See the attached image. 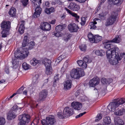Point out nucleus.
<instances>
[{
	"label": "nucleus",
	"mask_w": 125,
	"mask_h": 125,
	"mask_svg": "<svg viewBox=\"0 0 125 125\" xmlns=\"http://www.w3.org/2000/svg\"><path fill=\"white\" fill-rule=\"evenodd\" d=\"M111 51H108L107 52V56L109 62L112 65H116L121 59L117 51L114 53H111Z\"/></svg>",
	"instance_id": "f257e3e1"
},
{
	"label": "nucleus",
	"mask_w": 125,
	"mask_h": 125,
	"mask_svg": "<svg viewBox=\"0 0 125 125\" xmlns=\"http://www.w3.org/2000/svg\"><path fill=\"white\" fill-rule=\"evenodd\" d=\"M115 101L110 103L108 106L107 108L111 112L114 111L116 107L120 105L125 103V99L124 98H118L115 100Z\"/></svg>",
	"instance_id": "f03ea898"
},
{
	"label": "nucleus",
	"mask_w": 125,
	"mask_h": 125,
	"mask_svg": "<svg viewBox=\"0 0 125 125\" xmlns=\"http://www.w3.org/2000/svg\"><path fill=\"white\" fill-rule=\"evenodd\" d=\"M11 23L9 21H3L1 24V27L2 31L1 32L2 37H5L9 34V31L10 29Z\"/></svg>",
	"instance_id": "7ed1b4c3"
},
{
	"label": "nucleus",
	"mask_w": 125,
	"mask_h": 125,
	"mask_svg": "<svg viewBox=\"0 0 125 125\" xmlns=\"http://www.w3.org/2000/svg\"><path fill=\"white\" fill-rule=\"evenodd\" d=\"M29 52L28 50L23 52L21 53L19 50H17L14 53V59L12 58V62L13 65L16 64V60L17 59H23L25 57H27L28 55Z\"/></svg>",
	"instance_id": "20e7f679"
},
{
	"label": "nucleus",
	"mask_w": 125,
	"mask_h": 125,
	"mask_svg": "<svg viewBox=\"0 0 125 125\" xmlns=\"http://www.w3.org/2000/svg\"><path fill=\"white\" fill-rule=\"evenodd\" d=\"M85 75L83 70L80 68L73 69L71 72L70 75L72 78L78 79Z\"/></svg>",
	"instance_id": "39448f33"
},
{
	"label": "nucleus",
	"mask_w": 125,
	"mask_h": 125,
	"mask_svg": "<svg viewBox=\"0 0 125 125\" xmlns=\"http://www.w3.org/2000/svg\"><path fill=\"white\" fill-rule=\"evenodd\" d=\"M74 110L73 108L68 107H66L63 110V112L58 113L57 115L60 119H63L65 117L69 116L74 114Z\"/></svg>",
	"instance_id": "423d86ee"
},
{
	"label": "nucleus",
	"mask_w": 125,
	"mask_h": 125,
	"mask_svg": "<svg viewBox=\"0 0 125 125\" xmlns=\"http://www.w3.org/2000/svg\"><path fill=\"white\" fill-rule=\"evenodd\" d=\"M112 41L110 40H105L103 42V44L104 45V48L106 49H110L106 51V54L107 55V52L108 51H111V53H114L116 52L117 51L118 49V48L116 46H114L113 45L109 43H112Z\"/></svg>",
	"instance_id": "0eeeda50"
},
{
	"label": "nucleus",
	"mask_w": 125,
	"mask_h": 125,
	"mask_svg": "<svg viewBox=\"0 0 125 125\" xmlns=\"http://www.w3.org/2000/svg\"><path fill=\"white\" fill-rule=\"evenodd\" d=\"M118 15L117 11L112 12L111 15L107 20L105 24V26H108L113 24L115 22Z\"/></svg>",
	"instance_id": "6e6552de"
},
{
	"label": "nucleus",
	"mask_w": 125,
	"mask_h": 125,
	"mask_svg": "<svg viewBox=\"0 0 125 125\" xmlns=\"http://www.w3.org/2000/svg\"><path fill=\"white\" fill-rule=\"evenodd\" d=\"M41 122L43 125H53L56 122L54 116L51 115L47 117L46 120H42Z\"/></svg>",
	"instance_id": "1a4fd4ad"
},
{
	"label": "nucleus",
	"mask_w": 125,
	"mask_h": 125,
	"mask_svg": "<svg viewBox=\"0 0 125 125\" xmlns=\"http://www.w3.org/2000/svg\"><path fill=\"white\" fill-rule=\"evenodd\" d=\"M30 116L28 114H23L20 115L19 119L20 121L29 123L30 121Z\"/></svg>",
	"instance_id": "9d476101"
},
{
	"label": "nucleus",
	"mask_w": 125,
	"mask_h": 125,
	"mask_svg": "<svg viewBox=\"0 0 125 125\" xmlns=\"http://www.w3.org/2000/svg\"><path fill=\"white\" fill-rule=\"evenodd\" d=\"M48 95L47 91L46 89L42 90L39 93V99L40 100H44Z\"/></svg>",
	"instance_id": "9b49d317"
},
{
	"label": "nucleus",
	"mask_w": 125,
	"mask_h": 125,
	"mask_svg": "<svg viewBox=\"0 0 125 125\" xmlns=\"http://www.w3.org/2000/svg\"><path fill=\"white\" fill-rule=\"evenodd\" d=\"M68 28L69 30L72 32H77L79 29L78 26L75 23H71L69 24Z\"/></svg>",
	"instance_id": "f8f14e48"
},
{
	"label": "nucleus",
	"mask_w": 125,
	"mask_h": 125,
	"mask_svg": "<svg viewBox=\"0 0 125 125\" xmlns=\"http://www.w3.org/2000/svg\"><path fill=\"white\" fill-rule=\"evenodd\" d=\"M99 81L100 79L98 78H94L89 81V85L91 87H94L98 84Z\"/></svg>",
	"instance_id": "ddd939ff"
},
{
	"label": "nucleus",
	"mask_w": 125,
	"mask_h": 125,
	"mask_svg": "<svg viewBox=\"0 0 125 125\" xmlns=\"http://www.w3.org/2000/svg\"><path fill=\"white\" fill-rule=\"evenodd\" d=\"M41 28L42 30L45 31H49L51 28L50 25L46 22L42 23L41 26Z\"/></svg>",
	"instance_id": "4468645a"
},
{
	"label": "nucleus",
	"mask_w": 125,
	"mask_h": 125,
	"mask_svg": "<svg viewBox=\"0 0 125 125\" xmlns=\"http://www.w3.org/2000/svg\"><path fill=\"white\" fill-rule=\"evenodd\" d=\"M72 107L75 110H79L82 107L81 103L79 102H73L71 104Z\"/></svg>",
	"instance_id": "2eb2a0df"
},
{
	"label": "nucleus",
	"mask_w": 125,
	"mask_h": 125,
	"mask_svg": "<svg viewBox=\"0 0 125 125\" xmlns=\"http://www.w3.org/2000/svg\"><path fill=\"white\" fill-rule=\"evenodd\" d=\"M68 8L73 11H75L79 10L80 9V7L79 5L75 3H71L68 6Z\"/></svg>",
	"instance_id": "dca6fc26"
},
{
	"label": "nucleus",
	"mask_w": 125,
	"mask_h": 125,
	"mask_svg": "<svg viewBox=\"0 0 125 125\" xmlns=\"http://www.w3.org/2000/svg\"><path fill=\"white\" fill-rule=\"evenodd\" d=\"M35 8V11L33 15V17L34 18H36L39 16L42 11V9L40 6L36 7Z\"/></svg>",
	"instance_id": "f3484780"
},
{
	"label": "nucleus",
	"mask_w": 125,
	"mask_h": 125,
	"mask_svg": "<svg viewBox=\"0 0 125 125\" xmlns=\"http://www.w3.org/2000/svg\"><path fill=\"white\" fill-rule=\"evenodd\" d=\"M72 85V81L68 79L64 82V88L65 89H68L70 88Z\"/></svg>",
	"instance_id": "a211bd4d"
},
{
	"label": "nucleus",
	"mask_w": 125,
	"mask_h": 125,
	"mask_svg": "<svg viewBox=\"0 0 125 125\" xmlns=\"http://www.w3.org/2000/svg\"><path fill=\"white\" fill-rule=\"evenodd\" d=\"M65 10L67 11L69 14H71L75 18V19L76 21L78 22V19L79 18V16L77 15V14L72 12L69 10L67 8H65Z\"/></svg>",
	"instance_id": "6ab92c4d"
},
{
	"label": "nucleus",
	"mask_w": 125,
	"mask_h": 125,
	"mask_svg": "<svg viewBox=\"0 0 125 125\" xmlns=\"http://www.w3.org/2000/svg\"><path fill=\"white\" fill-rule=\"evenodd\" d=\"M15 112L10 111L8 114L7 118L8 120H10L14 118L16 116Z\"/></svg>",
	"instance_id": "aec40b11"
},
{
	"label": "nucleus",
	"mask_w": 125,
	"mask_h": 125,
	"mask_svg": "<svg viewBox=\"0 0 125 125\" xmlns=\"http://www.w3.org/2000/svg\"><path fill=\"white\" fill-rule=\"evenodd\" d=\"M21 23L20 26L18 31L21 34H22L24 32L25 27L24 26L25 21H21Z\"/></svg>",
	"instance_id": "412c9836"
},
{
	"label": "nucleus",
	"mask_w": 125,
	"mask_h": 125,
	"mask_svg": "<svg viewBox=\"0 0 125 125\" xmlns=\"http://www.w3.org/2000/svg\"><path fill=\"white\" fill-rule=\"evenodd\" d=\"M125 113V109L122 108L119 110H116L114 112V114L116 116H121L124 114Z\"/></svg>",
	"instance_id": "4be33fe9"
},
{
	"label": "nucleus",
	"mask_w": 125,
	"mask_h": 125,
	"mask_svg": "<svg viewBox=\"0 0 125 125\" xmlns=\"http://www.w3.org/2000/svg\"><path fill=\"white\" fill-rule=\"evenodd\" d=\"M8 13L10 16L14 17L16 16V10L15 8L13 7L11 8L9 11Z\"/></svg>",
	"instance_id": "5701e85b"
},
{
	"label": "nucleus",
	"mask_w": 125,
	"mask_h": 125,
	"mask_svg": "<svg viewBox=\"0 0 125 125\" xmlns=\"http://www.w3.org/2000/svg\"><path fill=\"white\" fill-rule=\"evenodd\" d=\"M77 63L80 66H81L83 69H85L87 67L86 63L84 62L82 60L78 61H77Z\"/></svg>",
	"instance_id": "b1692460"
},
{
	"label": "nucleus",
	"mask_w": 125,
	"mask_h": 125,
	"mask_svg": "<svg viewBox=\"0 0 125 125\" xmlns=\"http://www.w3.org/2000/svg\"><path fill=\"white\" fill-rule=\"evenodd\" d=\"M39 0V1L37 0L32 2V7H34V8H35L36 7L40 6V5L42 3V0Z\"/></svg>",
	"instance_id": "393cba45"
},
{
	"label": "nucleus",
	"mask_w": 125,
	"mask_h": 125,
	"mask_svg": "<svg viewBox=\"0 0 125 125\" xmlns=\"http://www.w3.org/2000/svg\"><path fill=\"white\" fill-rule=\"evenodd\" d=\"M108 1L111 4L114 5H120L122 3L120 0H108Z\"/></svg>",
	"instance_id": "a878e982"
},
{
	"label": "nucleus",
	"mask_w": 125,
	"mask_h": 125,
	"mask_svg": "<svg viewBox=\"0 0 125 125\" xmlns=\"http://www.w3.org/2000/svg\"><path fill=\"white\" fill-rule=\"evenodd\" d=\"M66 27V25L64 24L62 25H59L56 26L55 30L59 32L61 31L62 30L64 29Z\"/></svg>",
	"instance_id": "bb28decb"
},
{
	"label": "nucleus",
	"mask_w": 125,
	"mask_h": 125,
	"mask_svg": "<svg viewBox=\"0 0 125 125\" xmlns=\"http://www.w3.org/2000/svg\"><path fill=\"white\" fill-rule=\"evenodd\" d=\"M22 108H19L17 106V105H14L11 108L10 111L15 112V113L16 112H17V111L19 112L21 110V109Z\"/></svg>",
	"instance_id": "cd10ccee"
},
{
	"label": "nucleus",
	"mask_w": 125,
	"mask_h": 125,
	"mask_svg": "<svg viewBox=\"0 0 125 125\" xmlns=\"http://www.w3.org/2000/svg\"><path fill=\"white\" fill-rule=\"evenodd\" d=\"M112 81L111 79H106L104 78H103L101 79L102 83L104 84H109Z\"/></svg>",
	"instance_id": "c85d7f7f"
},
{
	"label": "nucleus",
	"mask_w": 125,
	"mask_h": 125,
	"mask_svg": "<svg viewBox=\"0 0 125 125\" xmlns=\"http://www.w3.org/2000/svg\"><path fill=\"white\" fill-rule=\"evenodd\" d=\"M102 39V36L98 35H96L94 36V42L96 43H98L99 41H101Z\"/></svg>",
	"instance_id": "c756f323"
},
{
	"label": "nucleus",
	"mask_w": 125,
	"mask_h": 125,
	"mask_svg": "<svg viewBox=\"0 0 125 125\" xmlns=\"http://www.w3.org/2000/svg\"><path fill=\"white\" fill-rule=\"evenodd\" d=\"M35 45V43L34 42L31 41L29 42L28 44V50H31L34 48Z\"/></svg>",
	"instance_id": "7c9ffc66"
},
{
	"label": "nucleus",
	"mask_w": 125,
	"mask_h": 125,
	"mask_svg": "<svg viewBox=\"0 0 125 125\" xmlns=\"http://www.w3.org/2000/svg\"><path fill=\"white\" fill-rule=\"evenodd\" d=\"M94 53L97 55L103 56L105 54V52L103 50H101L100 51L97 50L95 51Z\"/></svg>",
	"instance_id": "2f4dec72"
},
{
	"label": "nucleus",
	"mask_w": 125,
	"mask_h": 125,
	"mask_svg": "<svg viewBox=\"0 0 125 125\" xmlns=\"http://www.w3.org/2000/svg\"><path fill=\"white\" fill-rule=\"evenodd\" d=\"M83 60L84 63H88L92 62V60L88 56L84 57L83 58Z\"/></svg>",
	"instance_id": "473e14b6"
},
{
	"label": "nucleus",
	"mask_w": 125,
	"mask_h": 125,
	"mask_svg": "<svg viewBox=\"0 0 125 125\" xmlns=\"http://www.w3.org/2000/svg\"><path fill=\"white\" fill-rule=\"evenodd\" d=\"M45 65L46 68L51 67V61L50 60L46 59L45 60Z\"/></svg>",
	"instance_id": "72a5a7b5"
},
{
	"label": "nucleus",
	"mask_w": 125,
	"mask_h": 125,
	"mask_svg": "<svg viewBox=\"0 0 125 125\" xmlns=\"http://www.w3.org/2000/svg\"><path fill=\"white\" fill-rule=\"evenodd\" d=\"M115 125H124V123L121 119H117L115 120Z\"/></svg>",
	"instance_id": "f704fd0d"
},
{
	"label": "nucleus",
	"mask_w": 125,
	"mask_h": 125,
	"mask_svg": "<svg viewBox=\"0 0 125 125\" xmlns=\"http://www.w3.org/2000/svg\"><path fill=\"white\" fill-rule=\"evenodd\" d=\"M40 61L36 60L34 58L33 59L30 61V63L31 65L33 66H35L37 64L39 63Z\"/></svg>",
	"instance_id": "c9c22d12"
},
{
	"label": "nucleus",
	"mask_w": 125,
	"mask_h": 125,
	"mask_svg": "<svg viewBox=\"0 0 125 125\" xmlns=\"http://www.w3.org/2000/svg\"><path fill=\"white\" fill-rule=\"evenodd\" d=\"M103 121L106 124H110L111 121L110 118L109 116H106L103 118Z\"/></svg>",
	"instance_id": "e433bc0d"
},
{
	"label": "nucleus",
	"mask_w": 125,
	"mask_h": 125,
	"mask_svg": "<svg viewBox=\"0 0 125 125\" xmlns=\"http://www.w3.org/2000/svg\"><path fill=\"white\" fill-rule=\"evenodd\" d=\"M71 34H66L64 36L62 39L66 42H67L71 38Z\"/></svg>",
	"instance_id": "4c0bfd02"
},
{
	"label": "nucleus",
	"mask_w": 125,
	"mask_h": 125,
	"mask_svg": "<svg viewBox=\"0 0 125 125\" xmlns=\"http://www.w3.org/2000/svg\"><path fill=\"white\" fill-rule=\"evenodd\" d=\"M112 41V42H114L115 43H119L121 41V39L119 37V36H116Z\"/></svg>",
	"instance_id": "58836bf2"
},
{
	"label": "nucleus",
	"mask_w": 125,
	"mask_h": 125,
	"mask_svg": "<svg viewBox=\"0 0 125 125\" xmlns=\"http://www.w3.org/2000/svg\"><path fill=\"white\" fill-rule=\"evenodd\" d=\"M46 73L47 75L51 74L52 72V69L51 67H46Z\"/></svg>",
	"instance_id": "ea45409f"
},
{
	"label": "nucleus",
	"mask_w": 125,
	"mask_h": 125,
	"mask_svg": "<svg viewBox=\"0 0 125 125\" xmlns=\"http://www.w3.org/2000/svg\"><path fill=\"white\" fill-rule=\"evenodd\" d=\"M88 37L91 42L92 43L94 42V36H93V34H88Z\"/></svg>",
	"instance_id": "a19ab883"
},
{
	"label": "nucleus",
	"mask_w": 125,
	"mask_h": 125,
	"mask_svg": "<svg viewBox=\"0 0 125 125\" xmlns=\"http://www.w3.org/2000/svg\"><path fill=\"white\" fill-rule=\"evenodd\" d=\"M102 118V115L100 113H99L95 118V121L98 122Z\"/></svg>",
	"instance_id": "79ce46f5"
},
{
	"label": "nucleus",
	"mask_w": 125,
	"mask_h": 125,
	"mask_svg": "<svg viewBox=\"0 0 125 125\" xmlns=\"http://www.w3.org/2000/svg\"><path fill=\"white\" fill-rule=\"evenodd\" d=\"M39 123V118H37L34 120L30 125H37Z\"/></svg>",
	"instance_id": "37998d69"
},
{
	"label": "nucleus",
	"mask_w": 125,
	"mask_h": 125,
	"mask_svg": "<svg viewBox=\"0 0 125 125\" xmlns=\"http://www.w3.org/2000/svg\"><path fill=\"white\" fill-rule=\"evenodd\" d=\"M23 68L25 70L28 69L30 68L29 65L26 62H24L22 65Z\"/></svg>",
	"instance_id": "c03bdc74"
},
{
	"label": "nucleus",
	"mask_w": 125,
	"mask_h": 125,
	"mask_svg": "<svg viewBox=\"0 0 125 125\" xmlns=\"http://www.w3.org/2000/svg\"><path fill=\"white\" fill-rule=\"evenodd\" d=\"M59 74H57L54 77V85H55L56 84V83L58 82L59 80Z\"/></svg>",
	"instance_id": "a18cd8bd"
},
{
	"label": "nucleus",
	"mask_w": 125,
	"mask_h": 125,
	"mask_svg": "<svg viewBox=\"0 0 125 125\" xmlns=\"http://www.w3.org/2000/svg\"><path fill=\"white\" fill-rule=\"evenodd\" d=\"M87 17H82L81 18V24L82 25H84L85 24L86 20Z\"/></svg>",
	"instance_id": "49530a36"
},
{
	"label": "nucleus",
	"mask_w": 125,
	"mask_h": 125,
	"mask_svg": "<svg viewBox=\"0 0 125 125\" xmlns=\"http://www.w3.org/2000/svg\"><path fill=\"white\" fill-rule=\"evenodd\" d=\"M5 122L4 118L2 117H0V125H3Z\"/></svg>",
	"instance_id": "de8ad7c7"
},
{
	"label": "nucleus",
	"mask_w": 125,
	"mask_h": 125,
	"mask_svg": "<svg viewBox=\"0 0 125 125\" xmlns=\"http://www.w3.org/2000/svg\"><path fill=\"white\" fill-rule=\"evenodd\" d=\"M81 50L82 51H85L86 49V46L85 44L79 47Z\"/></svg>",
	"instance_id": "09e8293b"
},
{
	"label": "nucleus",
	"mask_w": 125,
	"mask_h": 125,
	"mask_svg": "<svg viewBox=\"0 0 125 125\" xmlns=\"http://www.w3.org/2000/svg\"><path fill=\"white\" fill-rule=\"evenodd\" d=\"M23 89L24 88L23 87H22L19 89L16 93H16V94H17L21 93L22 92Z\"/></svg>",
	"instance_id": "8fccbe9b"
},
{
	"label": "nucleus",
	"mask_w": 125,
	"mask_h": 125,
	"mask_svg": "<svg viewBox=\"0 0 125 125\" xmlns=\"http://www.w3.org/2000/svg\"><path fill=\"white\" fill-rule=\"evenodd\" d=\"M91 26L90 29H94L96 28V26L93 23V22H90L89 24Z\"/></svg>",
	"instance_id": "3c124183"
},
{
	"label": "nucleus",
	"mask_w": 125,
	"mask_h": 125,
	"mask_svg": "<svg viewBox=\"0 0 125 125\" xmlns=\"http://www.w3.org/2000/svg\"><path fill=\"white\" fill-rule=\"evenodd\" d=\"M28 0H22V2L23 6H26L28 4Z\"/></svg>",
	"instance_id": "603ef678"
},
{
	"label": "nucleus",
	"mask_w": 125,
	"mask_h": 125,
	"mask_svg": "<svg viewBox=\"0 0 125 125\" xmlns=\"http://www.w3.org/2000/svg\"><path fill=\"white\" fill-rule=\"evenodd\" d=\"M38 82V80L37 78L36 77H34L33 78L32 83H34L36 84Z\"/></svg>",
	"instance_id": "864d4df0"
},
{
	"label": "nucleus",
	"mask_w": 125,
	"mask_h": 125,
	"mask_svg": "<svg viewBox=\"0 0 125 125\" xmlns=\"http://www.w3.org/2000/svg\"><path fill=\"white\" fill-rule=\"evenodd\" d=\"M62 59L61 56L58 58L57 60L55 62L57 63H59L62 60Z\"/></svg>",
	"instance_id": "5fc2aeb1"
},
{
	"label": "nucleus",
	"mask_w": 125,
	"mask_h": 125,
	"mask_svg": "<svg viewBox=\"0 0 125 125\" xmlns=\"http://www.w3.org/2000/svg\"><path fill=\"white\" fill-rule=\"evenodd\" d=\"M16 95V93H14L12 95L10 96V97H8L6 98V100L7 101H9L10 100L11 98H12L15 95Z\"/></svg>",
	"instance_id": "6e6d98bb"
},
{
	"label": "nucleus",
	"mask_w": 125,
	"mask_h": 125,
	"mask_svg": "<svg viewBox=\"0 0 125 125\" xmlns=\"http://www.w3.org/2000/svg\"><path fill=\"white\" fill-rule=\"evenodd\" d=\"M44 11L45 13L48 14H51L49 8H46L44 10Z\"/></svg>",
	"instance_id": "4d7b16f0"
},
{
	"label": "nucleus",
	"mask_w": 125,
	"mask_h": 125,
	"mask_svg": "<svg viewBox=\"0 0 125 125\" xmlns=\"http://www.w3.org/2000/svg\"><path fill=\"white\" fill-rule=\"evenodd\" d=\"M86 113V112H84L83 113H80L79 115H77L76 116V117H75L76 118H79V117H80L82 116L83 115H84Z\"/></svg>",
	"instance_id": "13d9d810"
},
{
	"label": "nucleus",
	"mask_w": 125,
	"mask_h": 125,
	"mask_svg": "<svg viewBox=\"0 0 125 125\" xmlns=\"http://www.w3.org/2000/svg\"><path fill=\"white\" fill-rule=\"evenodd\" d=\"M53 34L57 37H59L61 36L60 33L59 32L53 33Z\"/></svg>",
	"instance_id": "bf43d9fd"
},
{
	"label": "nucleus",
	"mask_w": 125,
	"mask_h": 125,
	"mask_svg": "<svg viewBox=\"0 0 125 125\" xmlns=\"http://www.w3.org/2000/svg\"><path fill=\"white\" fill-rule=\"evenodd\" d=\"M35 103V102L34 101H31L30 103V105L31 106V108H34V107H35V105L34 104V103Z\"/></svg>",
	"instance_id": "052dcab7"
},
{
	"label": "nucleus",
	"mask_w": 125,
	"mask_h": 125,
	"mask_svg": "<svg viewBox=\"0 0 125 125\" xmlns=\"http://www.w3.org/2000/svg\"><path fill=\"white\" fill-rule=\"evenodd\" d=\"M28 123L25 122L20 121L18 123V125H26L27 123Z\"/></svg>",
	"instance_id": "680f3d73"
},
{
	"label": "nucleus",
	"mask_w": 125,
	"mask_h": 125,
	"mask_svg": "<svg viewBox=\"0 0 125 125\" xmlns=\"http://www.w3.org/2000/svg\"><path fill=\"white\" fill-rule=\"evenodd\" d=\"M23 41L27 42L29 41L28 38L27 36H24Z\"/></svg>",
	"instance_id": "e2e57ef3"
},
{
	"label": "nucleus",
	"mask_w": 125,
	"mask_h": 125,
	"mask_svg": "<svg viewBox=\"0 0 125 125\" xmlns=\"http://www.w3.org/2000/svg\"><path fill=\"white\" fill-rule=\"evenodd\" d=\"M49 9L51 13L54 12L55 11L53 7H51Z\"/></svg>",
	"instance_id": "0e129e2a"
},
{
	"label": "nucleus",
	"mask_w": 125,
	"mask_h": 125,
	"mask_svg": "<svg viewBox=\"0 0 125 125\" xmlns=\"http://www.w3.org/2000/svg\"><path fill=\"white\" fill-rule=\"evenodd\" d=\"M50 3L49 1H46L45 3V7H48L49 6Z\"/></svg>",
	"instance_id": "69168bd1"
},
{
	"label": "nucleus",
	"mask_w": 125,
	"mask_h": 125,
	"mask_svg": "<svg viewBox=\"0 0 125 125\" xmlns=\"http://www.w3.org/2000/svg\"><path fill=\"white\" fill-rule=\"evenodd\" d=\"M5 72L7 74H8L9 73V68L7 67H6L5 68Z\"/></svg>",
	"instance_id": "338daca9"
},
{
	"label": "nucleus",
	"mask_w": 125,
	"mask_h": 125,
	"mask_svg": "<svg viewBox=\"0 0 125 125\" xmlns=\"http://www.w3.org/2000/svg\"><path fill=\"white\" fill-rule=\"evenodd\" d=\"M27 43V42L23 41L22 43V46L23 47H25Z\"/></svg>",
	"instance_id": "774afa93"
}]
</instances>
